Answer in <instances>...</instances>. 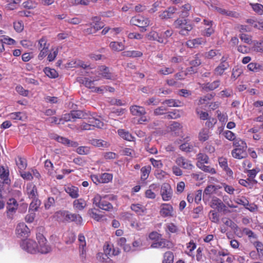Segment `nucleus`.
I'll use <instances>...</instances> for the list:
<instances>
[{
  "mask_svg": "<svg viewBox=\"0 0 263 263\" xmlns=\"http://www.w3.org/2000/svg\"><path fill=\"white\" fill-rule=\"evenodd\" d=\"M220 188H221L220 185H214L211 184L208 185L203 193V199H208L211 195L215 193L216 191Z\"/></svg>",
  "mask_w": 263,
  "mask_h": 263,
  "instance_id": "nucleus-12",
  "label": "nucleus"
},
{
  "mask_svg": "<svg viewBox=\"0 0 263 263\" xmlns=\"http://www.w3.org/2000/svg\"><path fill=\"white\" fill-rule=\"evenodd\" d=\"M130 208L138 215H142L146 213V208L141 204H132Z\"/></svg>",
  "mask_w": 263,
  "mask_h": 263,
  "instance_id": "nucleus-24",
  "label": "nucleus"
},
{
  "mask_svg": "<svg viewBox=\"0 0 263 263\" xmlns=\"http://www.w3.org/2000/svg\"><path fill=\"white\" fill-rule=\"evenodd\" d=\"M220 82L219 80H216L212 83H207L204 84L202 88L206 91L213 90L219 87Z\"/></svg>",
  "mask_w": 263,
  "mask_h": 263,
  "instance_id": "nucleus-31",
  "label": "nucleus"
},
{
  "mask_svg": "<svg viewBox=\"0 0 263 263\" xmlns=\"http://www.w3.org/2000/svg\"><path fill=\"white\" fill-rule=\"evenodd\" d=\"M26 192L29 198L32 199L37 198V189L33 183H29L27 184Z\"/></svg>",
  "mask_w": 263,
  "mask_h": 263,
  "instance_id": "nucleus-16",
  "label": "nucleus"
},
{
  "mask_svg": "<svg viewBox=\"0 0 263 263\" xmlns=\"http://www.w3.org/2000/svg\"><path fill=\"white\" fill-rule=\"evenodd\" d=\"M18 206V204L14 198H11L8 200L6 203V214L8 220H12L14 219Z\"/></svg>",
  "mask_w": 263,
  "mask_h": 263,
  "instance_id": "nucleus-3",
  "label": "nucleus"
},
{
  "mask_svg": "<svg viewBox=\"0 0 263 263\" xmlns=\"http://www.w3.org/2000/svg\"><path fill=\"white\" fill-rule=\"evenodd\" d=\"M180 149L185 152H190L193 151L194 146L192 144L185 142L180 145Z\"/></svg>",
  "mask_w": 263,
  "mask_h": 263,
  "instance_id": "nucleus-52",
  "label": "nucleus"
},
{
  "mask_svg": "<svg viewBox=\"0 0 263 263\" xmlns=\"http://www.w3.org/2000/svg\"><path fill=\"white\" fill-rule=\"evenodd\" d=\"M76 152L79 155H87L90 153V148L87 146H80L77 148Z\"/></svg>",
  "mask_w": 263,
  "mask_h": 263,
  "instance_id": "nucleus-57",
  "label": "nucleus"
},
{
  "mask_svg": "<svg viewBox=\"0 0 263 263\" xmlns=\"http://www.w3.org/2000/svg\"><path fill=\"white\" fill-rule=\"evenodd\" d=\"M210 136L209 129L207 128L202 129L198 135V139L201 142H204L208 140Z\"/></svg>",
  "mask_w": 263,
  "mask_h": 263,
  "instance_id": "nucleus-30",
  "label": "nucleus"
},
{
  "mask_svg": "<svg viewBox=\"0 0 263 263\" xmlns=\"http://www.w3.org/2000/svg\"><path fill=\"white\" fill-rule=\"evenodd\" d=\"M173 208L167 203H163L161 205L160 213L164 217L172 216L173 215Z\"/></svg>",
  "mask_w": 263,
  "mask_h": 263,
  "instance_id": "nucleus-14",
  "label": "nucleus"
},
{
  "mask_svg": "<svg viewBox=\"0 0 263 263\" xmlns=\"http://www.w3.org/2000/svg\"><path fill=\"white\" fill-rule=\"evenodd\" d=\"M196 165L198 168L205 172L209 173L211 174H214L216 173L215 168L211 167L210 166H206L204 164L202 165L200 163H197Z\"/></svg>",
  "mask_w": 263,
  "mask_h": 263,
  "instance_id": "nucleus-43",
  "label": "nucleus"
},
{
  "mask_svg": "<svg viewBox=\"0 0 263 263\" xmlns=\"http://www.w3.org/2000/svg\"><path fill=\"white\" fill-rule=\"evenodd\" d=\"M95 114H89L87 116L88 123L83 122L80 128L81 130H93L94 127L102 128L104 126V123L100 119L96 118Z\"/></svg>",
  "mask_w": 263,
  "mask_h": 263,
  "instance_id": "nucleus-2",
  "label": "nucleus"
},
{
  "mask_svg": "<svg viewBox=\"0 0 263 263\" xmlns=\"http://www.w3.org/2000/svg\"><path fill=\"white\" fill-rule=\"evenodd\" d=\"M45 74L50 78H55L58 77V73L54 69L46 67L44 69Z\"/></svg>",
  "mask_w": 263,
  "mask_h": 263,
  "instance_id": "nucleus-41",
  "label": "nucleus"
},
{
  "mask_svg": "<svg viewBox=\"0 0 263 263\" xmlns=\"http://www.w3.org/2000/svg\"><path fill=\"white\" fill-rule=\"evenodd\" d=\"M175 162L177 165L186 170H192L194 165L192 164L191 161L185 159V158L179 156L175 160Z\"/></svg>",
  "mask_w": 263,
  "mask_h": 263,
  "instance_id": "nucleus-11",
  "label": "nucleus"
},
{
  "mask_svg": "<svg viewBox=\"0 0 263 263\" xmlns=\"http://www.w3.org/2000/svg\"><path fill=\"white\" fill-rule=\"evenodd\" d=\"M174 254L171 251H168L164 254V258L162 263H173Z\"/></svg>",
  "mask_w": 263,
  "mask_h": 263,
  "instance_id": "nucleus-46",
  "label": "nucleus"
},
{
  "mask_svg": "<svg viewBox=\"0 0 263 263\" xmlns=\"http://www.w3.org/2000/svg\"><path fill=\"white\" fill-rule=\"evenodd\" d=\"M242 70L238 67H235L232 70L231 78L234 80L237 79L242 73Z\"/></svg>",
  "mask_w": 263,
  "mask_h": 263,
  "instance_id": "nucleus-56",
  "label": "nucleus"
},
{
  "mask_svg": "<svg viewBox=\"0 0 263 263\" xmlns=\"http://www.w3.org/2000/svg\"><path fill=\"white\" fill-rule=\"evenodd\" d=\"M211 207L217 209L218 211H221L225 209L226 205L220 199L214 197L211 200Z\"/></svg>",
  "mask_w": 263,
  "mask_h": 263,
  "instance_id": "nucleus-19",
  "label": "nucleus"
},
{
  "mask_svg": "<svg viewBox=\"0 0 263 263\" xmlns=\"http://www.w3.org/2000/svg\"><path fill=\"white\" fill-rule=\"evenodd\" d=\"M118 135L124 140L129 141H134V137L127 131L123 129H120L118 130Z\"/></svg>",
  "mask_w": 263,
  "mask_h": 263,
  "instance_id": "nucleus-32",
  "label": "nucleus"
},
{
  "mask_svg": "<svg viewBox=\"0 0 263 263\" xmlns=\"http://www.w3.org/2000/svg\"><path fill=\"white\" fill-rule=\"evenodd\" d=\"M99 208L102 210L109 211L112 209L113 206L110 203L103 199Z\"/></svg>",
  "mask_w": 263,
  "mask_h": 263,
  "instance_id": "nucleus-55",
  "label": "nucleus"
},
{
  "mask_svg": "<svg viewBox=\"0 0 263 263\" xmlns=\"http://www.w3.org/2000/svg\"><path fill=\"white\" fill-rule=\"evenodd\" d=\"M219 165L225 171H230V168L228 167L227 160L224 158H220L218 160Z\"/></svg>",
  "mask_w": 263,
  "mask_h": 263,
  "instance_id": "nucleus-62",
  "label": "nucleus"
},
{
  "mask_svg": "<svg viewBox=\"0 0 263 263\" xmlns=\"http://www.w3.org/2000/svg\"><path fill=\"white\" fill-rule=\"evenodd\" d=\"M173 244L170 241L160 238L154 240L151 244V247L152 248H171Z\"/></svg>",
  "mask_w": 263,
  "mask_h": 263,
  "instance_id": "nucleus-10",
  "label": "nucleus"
},
{
  "mask_svg": "<svg viewBox=\"0 0 263 263\" xmlns=\"http://www.w3.org/2000/svg\"><path fill=\"white\" fill-rule=\"evenodd\" d=\"M39 245L31 239H26L22 241L21 247L24 250L31 254L40 253L47 254L51 250V247L46 243V238L42 235H37Z\"/></svg>",
  "mask_w": 263,
  "mask_h": 263,
  "instance_id": "nucleus-1",
  "label": "nucleus"
},
{
  "mask_svg": "<svg viewBox=\"0 0 263 263\" xmlns=\"http://www.w3.org/2000/svg\"><path fill=\"white\" fill-rule=\"evenodd\" d=\"M144 246L143 239L139 238L135 240L133 242V247L134 248L133 251L141 250L144 248Z\"/></svg>",
  "mask_w": 263,
  "mask_h": 263,
  "instance_id": "nucleus-39",
  "label": "nucleus"
},
{
  "mask_svg": "<svg viewBox=\"0 0 263 263\" xmlns=\"http://www.w3.org/2000/svg\"><path fill=\"white\" fill-rule=\"evenodd\" d=\"M65 242L66 244L73 243L76 239L75 234L71 232H67L64 234Z\"/></svg>",
  "mask_w": 263,
  "mask_h": 263,
  "instance_id": "nucleus-42",
  "label": "nucleus"
},
{
  "mask_svg": "<svg viewBox=\"0 0 263 263\" xmlns=\"http://www.w3.org/2000/svg\"><path fill=\"white\" fill-rule=\"evenodd\" d=\"M252 8L258 14L261 15L263 12V6L260 4H255L252 5Z\"/></svg>",
  "mask_w": 263,
  "mask_h": 263,
  "instance_id": "nucleus-64",
  "label": "nucleus"
},
{
  "mask_svg": "<svg viewBox=\"0 0 263 263\" xmlns=\"http://www.w3.org/2000/svg\"><path fill=\"white\" fill-rule=\"evenodd\" d=\"M89 143L99 148H107L109 146L108 142L102 139H92L89 140Z\"/></svg>",
  "mask_w": 263,
  "mask_h": 263,
  "instance_id": "nucleus-20",
  "label": "nucleus"
},
{
  "mask_svg": "<svg viewBox=\"0 0 263 263\" xmlns=\"http://www.w3.org/2000/svg\"><path fill=\"white\" fill-rule=\"evenodd\" d=\"M197 163H200L202 165L208 164L209 163V157L205 154L202 153L198 154L197 156Z\"/></svg>",
  "mask_w": 263,
  "mask_h": 263,
  "instance_id": "nucleus-45",
  "label": "nucleus"
},
{
  "mask_svg": "<svg viewBox=\"0 0 263 263\" xmlns=\"http://www.w3.org/2000/svg\"><path fill=\"white\" fill-rule=\"evenodd\" d=\"M196 113L201 120H205L209 119L208 113L201 110V108L199 107L196 108Z\"/></svg>",
  "mask_w": 263,
  "mask_h": 263,
  "instance_id": "nucleus-48",
  "label": "nucleus"
},
{
  "mask_svg": "<svg viewBox=\"0 0 263 263\" xmlns=\"http://www.w3.org/2000/svg\"><path fill=\"white\" fill-rule=\"evenodd\" d=\"M16 234L18 237L25 238L28 236L29 229L23 222L18 223L16 228Z\"/></svg>",
  "mask_w": 263,
  "mask_h": 263,
  "instance_id": "nucleus-9",
  "label": "nucleus"
},
{
  "mask_svg": "<svg viewBox=\"0 0 263 263\" xmlns=\"http://www.w3.org/2000/svg\"><path fill=\"white\" fill-rule=\"evenodd\" d=\"M98 72L99 74L106 79H112L115 78L114 74L110 72L109 68L105 66L102 65L98 67Z\"/></svg>",
  "mask_w": 263,
  "mask_h": 263,
  "instance_id": "nucleus-15",
  "label": "nucleus"
},
{
  "mask_svg": "<svg viewBox=\"0 0 263 263\" xmlns=\"http://www.w3.org/2000/svg\"><path fill=\"white\" fill-rule=\"evenodd\" d=\"M9 171L7 168L4 166L0 167V177L3 180V183L9 184L10 183V179L9 178Z\"/></svg>",
  "mask_w": 263,
  "mask_h": 263,
  "instance_id": "nucleus-22",
  "label": "nucleus"
},
{
  "mask_svg": "<svg viewBox=\"0 0 263 263\" xmlns=\"http://www.w3.org/2000/svg\"><path fill=\"white\" fill-rule=\"evenodd\" d=\"M55 139L58 142L61 143L68 146L76 147L79 145L77 142L71 141L68 139L63 137L57 136L55 137Z\"/></svg>",
  "mask_w": 263,
  "mask_h": 263,
  "instance_id": "nucleus-17",
  "label": "nucleus"
},
{
  "mask_svg": "<svg viewBox=\"0 0 263 263\" xmlns=\"http://www.w3.org/2000/svg\"><path fill=\"white\" fill-rule=\"evenodd\" d=\"M196 247V245L195 243L193 241H191L187 245V250L185 251L186 253L191 256L192 251L195 249Z\"/></svg>",
  "mask_w": 263,
  "mask_h": 263,
  "instance_id": "nucleus-59",
  "label": "nucleus"
},
{
  "mask_svg": "<svg viewBox=\"0 0 263 263\" xmlns=\"http://www.w3.org/2000/svg\"><path fill=\"white\" fill-rule=\"evenodd\" d=\"M210 219L214 223H218L219 221V214L215 211H211L209 213Z\"/></svg>",
  "mask_w": 263,
  "mask_h": 263,
  "instance_id": "nucleus-51",
  "label": "nucleus"
},
{
  "mask_svg": "<svg viewBox=\"0 0 263 263\" xmlns=\"http://www.w3.org/2000/svg\"><path fill=\"white\" fill-rule=\"evenodd\" d=\"M247 149H242L241 148H235L231 152L232 157L235 159H242L247 157Z\"/></svg>",
  "mask_w": 263,
  "mask_h": 263,
  "instance_id": "nucleus-18",
  "label": "nucleus"
},
{
  "mask_svg": "<svg viewBox=\"0 0 263 263\" xmlns=\"http://www.w3.org/2000/svg\"><path fill=\"white\" fill-rule=\"evenodd\" d=\"M151 170L152 167L150 165L144 166L141 168V178L142 180L144 181L147 179Z\"/></svg>",
  "mask_w": 263,
  "mask_h": 263,
  "instance_id": "nucleus-35",
  "label": "nucleus"
},
{
  "mask_svg": "<svg viewBox=\"0 0 263 263\" xmlns=\"http://www.w3.org/2000/svg\"><path fill=\"white\" fill-rule=\"evenodd\" d=\"M40 204L41 202L37 198L32 199V201L30 204L29 212L30 211L32 212L37 211Z\"/></svg>",
  "mask_w": 263,
  "mask_h": 263,
  "instance_id": "nucleus-47",
  "label": "nucleus"
},
{
  "mask_svg": "<svg viewBox=\"0 0 263 263\" xmlns=\"http://www.w3.org/2000/svg\"><path fill=\"white\" fill-rule=\"evenodd\" d=\"M65 191L73 198H76L79 196V190L77 187L74 186H67L65 189Z\"/></svg>",
  "mask_w": 263,
  "mask_h": 263,
  "instance_id": "nucleus-33",
  "label": "nucleus"
},
{
  "mask_svg": "<svg viewBox=\"0 0 263 263\" xmlns=\"http://www.w3.org/2000/svg\"><path fill=\"white\" fill-rule=\"evenodd\" d=\"M99 78H94L92 80L89 79L88 78H85L82 80V83L84 84L87 87L92 88L94 85V82L98 81Z\"/></svg>",
  "mask_w": 263,
  "mask_h": 263,
  "instance_id": "nucleus-53",
  "label": "nucleus"
},
{
  "mask_svg": "<svg viewBox=\"0 0 263 263\" xmlns=\"http://www.w3.org/2000/svg\"><path fill=\"white\" fill-rule=\"evenodd\" d=\"M173 193V190L169 184L165 183L162 185L160 195L163 201H167L170 200L172 197Z\"/></svg>",
  "mask_w": 263,
  "mask_h": 263,
  "instance_id": "nucleus-6",
  "label": "nucleus"
},
{
  "mask_svg": "<svg viewBox=\"0 0 263 263\" xmlns=\"http://www.w3.org/2000/svg\"><path fill=\"white\" fill-rule=\"evenodd\" d=\"M229 67V64H219L214 70V74L217 76H221L225 70Z\"/></svg>",
  "mask_w": 263,
  "mask_h": 263,
  "instance_id": "nucleus-28",
  "label": "nucleus"
},
{
  "mask_svg": "<svg viewBox=\"0 0 263 263\" xmlns=\"http://www.w3.org/2000/svg\"><path fill=\"white\" fill-rule=\"evenodd\" d=\"M57 215L58 217H61L68 222L73 221L80 224L82 222V218L79 214L70 213L68 211H60L57 213Z\"/></svg>",
  "mask_w": 263,
  "mask_h": 263,
  "instance_id": "nucleus-4",
  "label": "nucleus"
},
{
  "mask_svg": "<svg viewBox=\"0 0 263 263\" xmlns=\"http://www.w3.org/2000/svg\"><path fill=\"white\" fill-rule=\"evenodd\" d=\"M101 183H106L111 181L112 179V175L109 173H103L100 176Z\"/></svg>",
  "mask_w": 263,
  "mask_h": 263,
  "instance_id": "nucleus-50",
  "label": "nucleus"
},
{
  "mask_svg": "<svg viewBox=\"0 0 263 263\" xmlns=\"http://www.w3.org/2000/svg\"><path fill=\"white\" fill-rule=\"evenodd\" d=\"M233 144L235 148H241L242 149H247V148L246 143L240 138H235L233 141Z\"/></svg>",
  "mask_w": 263,
  "mask_h": 263,
  "instance_id": "nucleus-37",
  "label": "nucleus"
},
{
  "mask_svg": "<svg viewBox=\"0 0 263 263\" xmlns=\"http://www.w3.org/2000/svg\"><path fill=\"white\" fill-rule=\"evenodd\" d=\"M94 20L91 23L90 26L86 29L87 33H93L104 27V23L101 22L99 17H94Z\"/></svg>",
  "mask_w": 263,
  "mask_h": 263,
  "instance_id": "nucleus-8",
  "label": "nucleus"
},
{
  "mask_svg": "<svg viewBox=\"0 0 263 263\" xmlns=\"http://www.w3.org/2000/svg\"><path fill=\"white\" fill-rule=\"evenodd\" d=\"M204 56L206 59H214L215 58L219 59L221 56V53L219 50L211 49L204 53Z\"/></svg>",
  "mask_w": 263,
  "mask_h": 263,
  "instance_id": "nucleus-29",
  "label": "nucleus"
},
{
  "mask_svg": "<svg viewBox=\"0 0 263 263\" xmlns=\"http://www.w3.org/2000/svg\"><path fill=\"white\" fill-rule=\"evenodd\" d=\"M130 23L132 25L143 28L144 31H145L144 28L149 25V21L148 17H132Z\"/></svg>",
  "mask_w": 263,
  "mask_h": 263,
  "instance_id": "nucleus-7",
  "label": "nucleus"
},
{
  "mask_svg": "<svg viewBox=\"0 0 263 263\" xmlns=\"http://www.w3.org/2000/svg\"><path fill=\"white\" fill-rule=\"evenodd\" d=\"M148 37L150 40H157L161 43H166V40L159 36L158 33L155 31H151L149 32L148 34Z\"/></svg>",
  "mask_w": 263,
  "mask_h": 263,
  "instance_id": "nucleus-38",
  "label": "nucleus"
},
{
  "mask_svg": "<svg viewBox=\"0 0 263 263\" xmlns=\"http://www.w3.org/2000/svg\"><path fill=\"white\" fill-rule=\"evenodd\" d=\"M70 112L72 121H74L77 119H87V116L90 114L89 112L87 113L81 110H73Z\"/></svg>",
  "mask_w": 263,
  "mask_h": 263,
  "instance_id": "nucleus-23",
  "label": "nucleus"
},
{
  "mask_svg": "<svg viewBox=\"0 0 263 263\" xmlns=\"http://www.w3.org/2000/svg\"><path fill=\"white\" fill-rule=\"evenodd\" d=\"M109 48L114 51L119 52L124 49V45L121 42H111L109 45Z\"/></svg>",
  "mask_w": 263,
  "mask_h": 263,
  "instance_id": "nucleus-25",
  "label": "nucleus"
},
{
  "mask_svg": "<svg viewBox=\"0 0 263 263\" xmlns=\"http://www.w3.org/2000/svg\"><path fill=\"white\" fill-rule=\"evenodd\" d=\"M162 104L166 105L168 107H180L182 106V103L180 101L174 99L165 100Z\"/></svg>",
  "mask_w": 263,
  "mask_h": 263,
  "instance_id": "nucleus-36",
  "label": "nucleus"
},
{
  "mask_svg": "<svg viewBox=\"0 0 263 263\" xmlns=\"http://www.w3.org/2000/svg\"><path fill=\"white\" fill-rule=\"evenodd\" d=\"M15 161L16 164L20 171H23L26 168L27 166V163L25 159L22 158H18L17 159H16Z\"/></svg>",
  "mask_w": 263,
  "mask_h": 263,
  "instance_id": "nucleus-49",
  "label": "nucleus"
},
{
  "mask_svg": "<svg viewBox=\"0 0 263 263\" xmlns=\"http://www.w3.org/2000/svg\"><path fill=\"white\" fill-rule=\"evenodd\" d=\"M158 185L157 184H152L149 186V189L145 192V196L149 199H154L156 197V194L153 191L157 190Z\"/></svg>",
  "mask_w": 263,
  "mask_h": 263,
  "instance_id": "nucleus-26",
  "label": "nucleus"
},
{
  "mask_svg": "<svg viewBox=\"0 0 263 263\" xmlns=\"http://www.w3.org/2000/svg\"><path fill=\"white\" fill-rule=\"evenodd\" d=\"M97 258L98 261L102 263H113L112 260L110 259L108 256L101 252L97 254Z\"/></svg>",
  "mask_w": 263,
  "mask_h": 263,
  "instance_id": "nucleus-34",
  "label": "nucleus"
},
{
  "mask_svg": "<svg viewBox=\"0 0 263 263\" xmlns=\"http://www.w3.org/2000/svg\"><path fill=\"white\" fill-rule=\"evenodd\" d=\"M104 197H102L99 194L95 195L92 199L93 204L99 208Z\"/></svg>",
  "mask_w": 263,
  "mask_h": 263,
  "instance_id": "nucleus-58",
  "label": "nucleus"
},
{
  "mask_svg": "<svg viewBox=\"0 0 263 263\" xmlns=\"http://www.w3.org/2000/svg\"><path fill=\"white\" fill-rule=\"evenodd\" d=\"M159 100L156 99L154 97H152L144 102V104L145 105H154L156 106L159 104Z\"/></svg>",
  "mask_w": 263,
  "mask_h": 263,
  "instance_id": "nucleus-61",
  "label": "nucleus"
},
{
  "mask_svg": "<svg viewBox=\"0 0 263 263\" xmlns=\"http://www.w3.org/2000/svg\"><path fill=\"white\" fill-rule=\"evenodd\" d=\"M78 240L80 242V249L81 255H83L85 252V247L86 246L85 238L83 234H79Z\"/></svg>",
  "mask_w": 263,
  "mask_h": 263,
  "instance_id": "nucleus-40",
  "label": "nucleus"
},
{
  "mask_svg": "<svg viewBox=\"0 0 263 263\" xmlns=\"http://www.w3.org/2000/svg\"><path fill=\"white\" fill-rule=\"evenodd\" d=\"M174 71H175L174 69L172 67H163L160 68L158 70V73L160 74H162V75H167L169 74H172V73H174Z\"/></svg>",
  "mask_w": 263,
  "mask_h": 263,
  "instance_id": "nucleus-44",
  "label": "nucleus"
},
{
  "mask_svg": "<svg viewBox=\"0 0 263 263\" xmlns=\"http://www.w3.org/2000/svg\"><path fill=\"white\" fill-rule=\"evenodd\" d=\"M253 46L252 49L256 52H263V46L260 41H253L252 42Z\"/></svg>",
  "mask_w": 263,
  "mask_h": 263,
  "instance_id": "nucleus-54",
  "label": "nucleus"
},
{
  "mask_svg": "<svg viewBox=\"0 0 263 263\" xmlns=\"http://www.w3.org/2000/svg\"><path fill=\"white\" fill-rule=\"evenodd\" d=\"M73 205L77 211H82L86 206L87 203L84 199L80 198L73 201Z\"/></svg>",
  "mask_w": 263,
  "mask_h": 263,
  "instance_id": "nucleus-27",
  "label": "nucleus"
},
{
  "mask_svg": "<svg viewBox=\"0 0 263 263\" xmlns=\"http://www.w3.org/2000/svg\"><path fill=\"white\" fill-rule=\"evenodd\" d=\"M70 121H72V117L71 116V112L64 115L63 117L59 119L58 124H64L65 122Z\"/></svg>",
  "mask_w": 263,
  "mask_h": 263,
  "instance_id": "nucleus-60",
  "label": "nucleus"
},
{
  "mask_svg": "<svg viewBox=\"0 0 263 263\" xmlns=\"http://www.w3.org/2000/svg\"><path fill=\"white\" fill-rule=\"evenodd\" d=\"M175 26L177 28H181L180 33L182 34H185L184 31L187 32L192 29V25L189 22H187L185 17H178L175 22Z\"/></svg>",
  "mask_w": 263,
  "mask_h": 263,
  "instance_id": "nucleus-5",
  "label": "nucleus"
},
{
  "mask_svg": "<svg viewBox=\"0 0 263 263\" xmlns=\"http://www.w3.org/2000/svg\"><path fill=\"white\" fill-rule=\"evenodd\" d=\"M130 111L133 116H140L141 115H145L146 113L144 107L133 105L130 107Z\"/></svg>",
  "mask_w": 263,
  "mask_h": 263,
  "instance_id": "nucleus-21",
  "label": "nucleus"
},
{
  "mask_svg": "<svg viewBox=\"0 0 263 263\" xmlns=\"http://www.w3.org/2000/svg\"><path fill=\"white\" fill-rule=\"evenodd\" d=\"M223 135L227 139L230 141H234L236 138L235 134L230 130L224 131Z\"/></svg>",
  "mask_w": 263,
  "mask_h": 263,
  "instance_id": "nucleus-63",
  "label": "nucleus"
},
{
  "mask_svg": "<svg viewBox=\"0 0 263 263\" xmlns=\"http://www.w3.org/2000/svg\"><path fill=\"white\" fill-rule=\"evenodd\" d=\"M206 41L203 37H198L187 41L186 45L190 48H197L200 45H205Z\"/></svg>",
  "mask_w": 263,
  "mask_h": 263,
  "instance_id": "nucleus-13",
  "label": "nucleus"
}]
</instances>
